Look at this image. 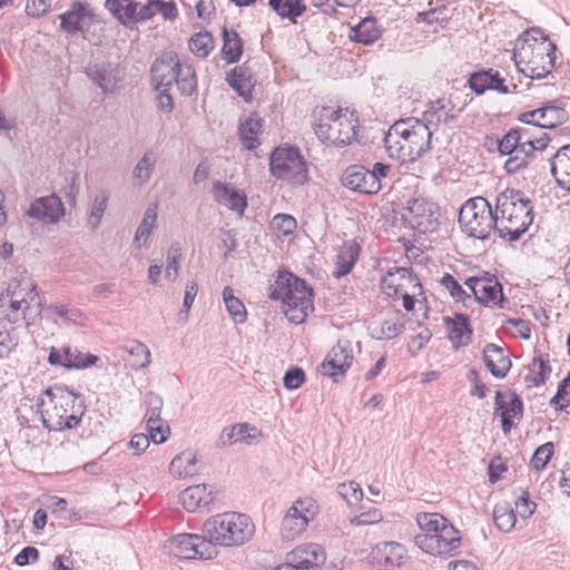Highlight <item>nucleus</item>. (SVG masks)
<instances>
[{"label":"nucleus","instance_id":"dca6fc26","mask_svg":"<svg viewBox=\"0 0 570 570\" xmlns=\"http://www.w3.org/2000/svg\"><path fill=\"white\" fill-rule=\"evenodd\" d=\"M287 560L295 570H322L326 561V552L317 543H304L289 551Z\"/></svg>","mask_w":570,"mask_h":570},{"label":"nucleus","instance_id":"bf43d9fd","mask_svg":"<svg viewBox=\"0 0 570 570\" xmlns=\"http://www.w3.org/2000/svg\"><path fill=\"white\" fill-rule=\"evenodd\" d=\"M493 83L492 69L474 72L469 79L470 88L478 95L490 89Z\"/></svg>","mask_w":570,"mask_h":570},{"label":"nucleus","instance_id":"9b49d317","mask_svg":"<svg viewBox=\"0 0 570 570\" xmlns=\"http://www.w3.org/2000/svg\"><path fill=\"white\" fill-rule=\"evenodd\" d=\"M316 514L317 504L314 499L306 497L295 500L283 517L279 530L282 539L293 541L298 538Z\"/></svg>","mask_w":570,"mask_h":570},{"label":"nucleus","instance_id":"393cba45","mask_svg":"<svg viewBox=\"0 0 570 570\" xmlns=\"http://www.w3.org/2000/svg\"><path fill=\"white\" fill-rule=\"evenodd\" d=\"M372 558L376 566L385 570L400 568L406 559V549L399 542L387 541L375 546Z\"/></svg>","mask_w":570,"mask_h":570},{"label":"nucleus","instance_id":"412c9836","mask_svg":"<svg viewBox=\"0 0 570 570\" xmlns=\"http://www.w3.org/2000/svg\"><path fill=\"white\" fill-rule=\"evenodd\" d=\"M98 357L94 354H82L77 347L65 346L62 348L52 347L48 362L51 365H59L66 368H86L94 365Z\"/></svg>","mask_w":570,"mask_h":570},{"label":"nucleus","instance_id":"cd10ccee","mask_svg":"<svg viewBox=\"0 0 570 570\" xmlns=\"http://www.w3.org/2000/svg\"><path fill=\"white\" fill-rule=\"evenodd\" d=\"M381 286L383 293L393 298H399V295L406 292L410 286L421 287L410 269L404 267L390 269L382 278Z\"/></svg>","mask_w":570,"mask_h":570},{"label":"nucleus","instance_id":"2f4dec72","mask_svg":"<svg viewBox=\"0 0 570 570\" xmlns=\"http://www.w3.org/2000/svg\"><path fill=\"white\" fill-rule=\"evenodd\" d=\"M213 196L219 205L237 212L240 215L247 206L245 194L236 190L229 184L216 181L213 186Z\"/></svg>","mask_w":570,"mask_h":570},{"label":"nucleus","instance_id":"f3484780","mask_svg":"<svg viewBox=\"0 0 570 570\" xmlns=\"http://www.w3.org/2000/svg\"><path fill=\"white\" fill-rule=\"evenodd\" d=\"M9 296V307L14 316L12 321L17 322L21 315L26 318V312L29 309V302L38 296L37 285L29 278L22 277L14 285H10L7 289Z\"/></svg>","mask_w":570,"mask_h":570},{"label":"nucleus","instance_id":"4be33fe9","mask_svg":"<svg viewBox=\"0 0 570 570\" xmlns=\"http://www.w3.org/2000/svg\"><path fill=\"white\" fill-rule=\"evenodd\" d=\"M458 118V110L450 100L438 99L432 101L423 114V122L429 131H435L448 126Z\"/></svg>","mask_w":570,"mask_h":570},{"label":"nucleus","instance_id":"774afa93","mask_svg":"<svg viewBox=\"0 0 570 570\" xmlns=\"http://www.w3.org/2000/svg\"><path fill=\"white\" fill-rule=\"evenodd\" d=\"M383 520V513L381 510L373 508L367 511L361 512L351 519V524L353 525H372L381 522Z\"/></svg>","mask_w":570,"mask_h":570},{"label":"nucleus","instance_id":"13d9d810","mask_svg":"<svg viewBox=\"0 0 570 570\" xmlns=\"http://www.w3.org/2000/svg\"><path fill=\"white\" fill-rule=\"evenodd\" d=\"M107 205L108 195L105 191H100L95 196L88 217V225L91 229H96L100 225Z\"/></svg>","mask_w":570,"mask_h":570},{"label":"nucleus","instance_id":"864d4df0","mask_svg":"<svg viewBox=\"0 0 570 570\" xmlns=\"http://www.w3.org/2000/svg\"><path fill=\"white\" fill-rule=\"evenodd\" d=\"M146 405V417H147V426H151L153 424H158L161 420L160 413L163 410V399L160 395L154 392H148L144 399Z\"/></svg>","mask_w":570,"mask_h":570},{"label":"nucleus","instance_id":"7ed1b4c3","mask_svg":"<svg viewBox=\"0 0 570 570\" xmlns=\"http://www.w3.org/2000/svg\"><path fill=\"white\" fill-rule=\"evenodd\" d=\"M495 218L499 237L518 240L533 222L531 200L522 191L508 188L497 197Z\"/></svg>","mask_w":570,"mask_h":570},{"label":"nucleus","instance_id":"338daca9","mask_svg":"<svg viewBox=\"0 0 570 570\" xmlns=\"http://www.w3.org/2000/svg\"><path fill=\"white\" fill-rule=\"evenodd\" d=\"M296 226V219L287 214H277L272 220V227L284 236L291 235Z\"/></svg>","mask_w":570,"mask_h":570},{"label":"nucleus","instance_id":"e433bc0d","mask_svg":"<svg viewBox=\"0 0 570 570\" xmlns=\"http://www.w3.org/2000/svg\"><path fill=\"white\" fill-rule=\"evenodd\" d=\"M361 247L355 242L345 243L338 250L336 256L335 269L333 271V276L336 278H341L347 275L352 268L354 267Z\"/></svg>","mask_w":570,"mask_h":570},{"label":"nucleus","instance_id":"3c124183","mask_svg":"<svg viewBox=\"0 0 570 570\" xmlns=\"http://www.w3.org/2000/svg\"><path fill=\"white\" fill-rule=\"evenodd\" d=\"M47 311L52 316L59 317L61 320V322H59L57 318H53V322L60 325L77 324L82 316L81 312L78 308L69 307L63 304L50 305L47 308Z\"/></svg>","mask_w":570,"mask_h":570},{"label":"nucleus","instance_id":"a211bd4d","mask_svg":"<svg viewBox=\"0 0 570 570\" xmlns=\"http://www.w3.org/2000/svg\"><path fill=\"white\" fill-rule=\"evenodd\" d=\"M106 8L124 26L150 19L148 2L140 4L132 0H106Z\"/></svg>","mask_w":570,"mask_h":570},{"label":"nucleus","instance_id":"ea45409f","mask_svg":"<svg viewBox=\"0 0 570 570\" xmlns=\"http://www.w3.org/2000/svg\"><path fill=\"white\" fill-rule=\"evenodd\" d=\"M222 57L228 63L237 62L243 53V42L235 30L223 29Z\"/></svg>","mask_w":570,"mask_h":570},{"label":"nucleus","instance_id":"bb28decb","mask_svg":"<svg viewBox=\"0 0 570 570\" xmlns=\"http://www.w3.org/2000/svg\"><path fill=\"white\" fill-rule=\"evenodd\" d=\"M178 57L174 52L164 53L151 66V81L156 90L169 89L175 80L178 67Z\"/></svg>","mask_w":570,"mask_h":570},{"label":"nucleus","instance_id":"69168bd1","mask_svg":"<svg viewBox=\"0 0 570 570\" xmlns=\"http://www.w3.org/2000/svg\"><path fill=\"white\" fill-rule=\"evenodd\" d=\"M148 7H150V18H153L156 13H160L167 20H174L177 17V9L173 2L148 0Z\"/></svg>","mask_w":570,"mask_h":570},{"label":"nucleus","instance_id":"473e14b6","mask_svg":"<svg viewBox=\"0 0 570 570\" xmlns=\"http://www.w3.org/2000/svg\"><path fill=\"white\" fill-rule=\"evenodd\" d=\"M180 502L188 512H204L213 503V497L205 484H197L186 488L180 493Z\"/></svg>","mask_w":570,"mask_h":570},{"label":"nucleus","instance_id":"0e129e2a","mask_svg":"<svg viewBox=\"0 0 570 570\" xmlns=\"http://www.w3.org/2000/svg\"><path fill=\"white\" fill-rule=\"evenodd\" d=\"M550 404L556 409L563 410L570 404V373L561 381L556 395L551 399Z\"/></svg>","mask_w":570,"mask_h":570},{"label":"nucleus","instance_id":"a19ab883","mask_svg":"<svg viewBox=\"0 0 570 570\" xmlns=\"http://www.w3.org/2000/svg\"><path fill=\"white\" fill-rule=\"evenodd\" d=\"M197 456L191 451L181 452L176 455L169 465L170 472L177 478H187L196 473Z\"/></svg>","mask_w":570,"mask_h":570},{"label":"nucleus","instance_id":"6ab92c4d","mask_svg":"<svg viewBox=\"0 0 570 570\" xmlns=\"http://www.w3.org/2000/svg\"><path fill=\"white\" fill-rule=\"evenodd\" d=\"M353 352L350 342H338L332 347L324 362L321 364V371L324 375L331 376L336 381L337 375H343L353 362Z\"/></svg>","mask_w":570,"mask_h":570},{"label":"nucleus","instance_id":"c85d7f7f","mask_svg":"<svg viewBox=\"0 0 570 570\" xmlns=\"http://www.w3.org/2000/svg\"><path fill=\"white\" fill-rule=\"evenodd\" d=\"M374 181V175H370V169L361 165L347 167L342 176L343 186L363 194L373 195L379 193Z\"/></svg>","mask_w":570,"mask_h":570},{"label":"nucleus","instance_id":"6e6552de","mask_svg":"<svg viewBox=\"0 0 570 570\" xmlns=\"http://www.w3.org/2000/svg\"><path fill=\"white\" fill-rule=\"evenodd\" d=\"M313 118L315 135L323 144L343 147L356 136V120L348 109L317 107L313 111Z\"/></svg>","mask_w":570,"mask_h":570},{"label":"nucleus","instance_id":"49530a36","mask_svg":"<svg viewBox=\"0 0 570 570\" xmlns=\"http://www.w3.org/2000/svg\"><path fill=\"white\" fill-rule=\"evenodd\" d=\"M493 521L497 528L502 532H510L513 530L517 515L509 502H499L493 509Z\"/></svg>","mask_w":570,"mask_h":570},{"label":"nucleus","instance_id":"680f3d73","mask_svg":"<svg viewBox=\"0 0 570 570\" xmlns=\"http://www.w3.org/2000/svg\"><path fill=\"white\" fill-rule=\"evenodd\" d=\"M441 284L449 291L450 295L455 302L464 303L468 298H470V294L451 274H445L441 279Z\"/></svg>","mask_w":570,"mask_h":570},{"label":"nucleus","instance_id":"de8ad7c7","mask_svg":"<svg viewBox=\"0 0 570 570\" xmlns=\"http://www.w3.org/2000/svg\"><path fill=\"white\" fill-rule=\"evenodd\" d=\"M223 299L227 312L236 323H244L246 321V308L243 302L234 295L230 286H225L223 289Z\"/></svg>","mask_w":570,"mask_h":570},{"label":"nucleus","instance_id":"20e7f679","mask_svg":"<svg viewBox=\"0 0 570 570\" xmlns=\"http://www.w3.org/2000/svg\"><path fill=\"white\" fill-rule=\"evenodd\" d=\"M37 406L42 424L52 431L77 426L82 415L78 396L58 386L47 389L39 396Z\"/></svg>","mask_w":570,"mask_h":570},{"label":"nucleus","instance_id":"37998d69","mask_svg":"<svg viewBox=\"0 0 570 570\" xmlns=\"http://www.w3.org/2000/svg\"><path fill=\"white\" fill-rule=\"evenodd\" d=\"M551 373V367L541 355L533 357L532 362L528 366V374L524 376V381L528 386H540L544 384Z\"/></svg>","mask_w":570,"mask_h":570},{"label":"nucleus","instance_id":"aec40b11","mask_svg":"<svg viewBox=\"0 0 570 570\" xmlns=\"http://www.w3.org/2000/svg\"><path fill=\"white\" fill-rule=\"evenodd\" d=\"M27 215L43 224H56L65 215V207L56 195L39 197L31 203Z\"/></svg>","mask_w":570,"mask_h":570},{"label":"nucleus","instance_id":"f704fd0d","mask_svg":"<svg viewBox=\"0 0 570 570\" xmlns=\"http://www.w3.org/2000/svg\"><path fill=\"white\" fill-rule=\"evenodd\" d=\"M549 161L551 174L558 185L570 191V145L558 149Z\"/></svg>","mask_w":570,"mask_h":570},{"label":"nucleus","instance_id":"1a4fd4ad","mask_svg":"<svg viewBox=\"0 0 570 570\" xmlns=\"http://www.w3.org/2000/svg\"><path fill=\"white\" fill-rule=\"evenodd\" d=\"M459 223L464 233L479 239H487L492 232L497 233L495 214L484 197L466 200L460 209Z\"/></svg>","mask_w":570,"mask_h":570},{"label":"nucleus","instance_id":"58836bf2","mask_svg":"<svg viewBox=\"0 0 570 570\" xmlns=\"http://www.w3.org/2000/svg\"><path fill=\"white\" fill-rule=\"evenodd\" d=\"M157 163V155L147 150L144 153L141 158L137 161L132 169V184L136 187H141L146 185L154 171L155 165Z\"/></svg>","mask_w":570,"mask_h":570},{"label":"nucleus","instance_id":"5701e85b","mask_svg":"<svg viewBox=\"0 0 570 570\" xmlns=\"http://www.w3.org/2000/svg\"><path fill=\"white\" fill-rule=\"evenodd\" d=\"M86 73L105 94L114 92L122 79L121 70L111 62L94 63L87 68Z\"/></svg>","mask_w":570,"mask_h":570},{"label":"nucleus","instance_id":"e2e57ef3","mask_svg":"<svg viewBox=\"0 0 570 570\" xmlns=\"http://www.w3.org/2000/svg\"><path fill=\"white\" fill-rule=\"evenodd\" d=\"M553 450L554 445L552 442H547L540 445L532 455L531 465L537 471L542 470L553 455Z\"/></svg>","mask_w":570,"mask_h":570},{"label":"nucleus","instance_id":"4468645a","mask_svg":"<svg viewBox=\"0 0 570 570\" xmlns=\"http://www.w3.org/2000/svg\"><path fill=\"white\" fill-rule=\"evenodd\" d=\"M464 284L480 304L491 307H502L504 295L502 286L494 275L484 273L481 276H472L469 277Z\"/></svg>","mask_w":570,"mask_h":570},{"label":"nucleus","instance_id":"6e6d98bb","mask_svg":"<svg viewBox=\"0 0 570 570\" xmlns=\"http://www.w3.org/2000/svg\"><path fill=\"white\" fill-rule=\"evenodd\" d=\"M495 405L497 410H501V414L510 416V417H517L520 419L522 416L523 405L520 397L512 393L510 395V401L508 404H505L502 401V393L500 391L495 394Z\"/></svg>","mask_w":570,"mask_h":570},{"label":"nucleus","instance_id":"2eb2a0df","mask_svg":"<svg viewBox=\"0 0 570 570\" xmlns=\"http://www.w3.org/2000/svg\"><path fill=\"white\" fill-rule=\"evenodd\" d=\"M568 118L569 115L559 100L549 101L541 108L522 112L519 116L520 121L539 128H554L566 122Z\"/></svg>","mask_w":570,"mask_h":570},{"label":"nucleus","instance_id":"f257e3e1","mask_svg":"<svg viewBox=\"0 0 570 570\" xmlns=\"http://www.w3.org/2000/svg\"><path fill=\"white\" fill-rule=\"evenodd\" d=\"M556 49V45L541 29L532 28L518 37L513 59L524 76L542 79L554 68Z\"/></svg>","mask_w":570,"mask_h":570},{"label":"nucleus","instance_id":"f8f14e48","mask_svg":"<svg viewBox=\"0 0 570 570\" xmlns=\"http://www.w3.org/2000/svg\"><path fill=\"white\" fill-rule=\"evenodd\" d=\"M169 551L183 559H212L217 556V549L204 535L180 533L169 541Z\"/></svg>","mask_w":570,"mask_h":570},{"label":"nucleus","instance_id":"b1692460","mask_svg":"<svg viewBox=\"0 0 570 570\" xmlns=\"http://www.w3.org/2000/svg\"><path fill=\"white\" fill-rule=\"evenodd\" d=\"M61 28L68 33L86 32L92 24L94 14L87 4L73 2L68 11L59 16Z\"/></svg>","mask_w":570,"mask_h":570},{"label":"nucleus","instance_id":"4c0bfd02","mask_svg":"<svg viewBox=\"0 0 570 570\" xmlns=\"http://www.w3.org/2000/svg\"><path fill=\"white\" fill-rule=\"evenodd\" d=\"M381 32L382 31L376 19L373 17H366L356 26L351 28L348 37L356 42L372 45L381 37Z\"/></svg>","mask_w":570,"mask_h":570},{"label":"nucleus","instance_id":"0eeeda50","mask_svg":"<svg viewBox=\"0 0 570 570\" xmlns=\"http://www.w3.org/2000/svg\"><path fill=\"white\" fill-rule=\"evenodd\" d=\"M203 532L215 548L216 546L236 547L252 539L255 525L247 514L225 512L206 520Z\"/></svg>","mask_w":570,"mask_h":570},{"label":"nucleus","instance_id":"5fc2aeb1","mask_svg":"<svg viewBox=\"0 0 570 570\" xmlns=\"http://www.w3.org/2000/svg\"><path fill=\"white\" fill-rule=\"evenodd\" d=\"M190 51L199 57H207L214 49V39L209 32H198L194 35L189 40Z\"/></svg>","mask_w":570,"mask_h":570},{"label":"nucleus","instance_id":"052dcab7","mask_svg":"<svg viewBox=\"0 0 570 570\" xmlns=\"http://www.w3.org/2000/svg\"><path fill=\"white\" fill-rule=\"evenodd\" d=\"M337 493L347 502L356 503L363 499V491L360 483L350 481L337 485Z\"/></svg>","mask_w":570,"mask_h":570},{"label":"nucleus","instance_id":"9d476101","mask_svg":"<svg viewBox=\"0 0 570 570\" xmlns=\"http://www.w3.org/2000/svg\"><path fill=\"white\" fill-rule=\"evenodd\" d=\"M272 175L294 186L304 185L308 180L307 165L295 147H277L271 155Z\"/></svg>","mask_w":570,"mask_h":570},{"label":"nucleus","instance_id":"603ef678","mask_svg":"<svg viewBox=\"0 0 570 570\" xmlns=\"http://www.w3.org/2000/svg\"><path fill=\"white\" fill-rule=\"evenodd\" d=\"M181 259V247L179 243H173L166 255L165 277L169 282H175L179 275V264Z\"/></svg>","mask_w":570,"mask_h":570},{"label":"nucleus","instance_id":"ddd939ff","mask_svg":"<svg viewBox=\"0 0 570 570\" xmlns=\"http://www.w3.org/2000/svg\"><path fill=\"white\" fill-rule=\"evenodd\" d=\"M404 210L405 220L419 233H432L439 226L438 206L425 198L409 200Z\"/></svg>","mask_w":570,"mask_h":570},{"label":"nucleus","instance_id":"f03ea898","mask_svg":"<svg viewBox=\"0 0 570 570\" xmlns=\"http://www.w3.org/2000/svg\"><path fill=\"white\" fill-rule=\"evenodd\" d=\"M432 131L419 119H403L394 122L384 142L391 158L401 163L415 161L431 147Z\"/></svg>","mask_w":570,"mask_h":570},{"label":"nucleus","instance_id":"72a5a7b5","mask_svg":"<svg viewBox=\"0 0 570 570\" xmlns=\"http://www.w3.org/2000/svg\"><path fill=\"white\" fill-rule=\"evenodd\" d=\"M483 361L490 373L498 379L505 377L512 365L503 348L493 343L484 346Z\"/></svg>","mask_w":570,"mask_h":570},{"label":"nucleus","instance_id":"c9c22d12","mask_svg":"<svg viewBox=\"0 0 570 570\" xmlns=\"http://www.w3.org/2000/svg\"><path fill=\"white\" fill-rule=\"evenodd\" d=\"M445 323L448 325L449 340L454 348H460L470 343L472 330L465 315L456 314L454 318L446 317Z\"/></svg>","mask_w":570,"mask_h":570},{"label":"nucleus","instance_id":"09e8293b","mask_svg":"<svg viewBox=\"0 0 570 570\" xmlns=\"http://www.w3.org/2000/svg\"><path fill=\"white\" fill-rule=\"evenodd\" d=\"M157 219V210L156 207L149 206L146 208L144 218L140 222V224L137 227L136 234H135V244L138 248H140L142 245L140 242L142 240L144 245L147 243Z\"/></svg>","mask_w":570,"mask_h":570},{"label":"nucleus","instance_id":"a18cd8bd","mask_svg":"<svg viewBox=\"0 0 570 570\" xmlns=\"http://www.w3.org/2000/svg\"><path fill=\"white\" fill-rule=\"evenodd\" d=\"M271 8L282 18L289 19L295 22L296 18L301 17L306 7L302 0H269Z\"/></svg>","mask_w":570,"mask_h":570},{"label":"nucleus","instance_id":"c03bdc74","mask_svg":"<svg viewBox=\"0 0 570 570\" xmlns=\"http://www.w3.org/2000/svg\"><path fill=\"white\" fill-rule=\"evenodd\" d=\"M256 432V428L250 426L247 423H237L230 428L224 429L220 434V443L222 445H232L236 442H246L250 443V439L254 438V434L249 432Z\"/></svg>","mask_w":570,"mask_h":570},{"label":"nucleus","instance_id":"c756f323","mask_svg":"<svg viewBox=\"0 0 570 570\" xmlns=\"http://www.w3.org/2000/svg\"><path fill=\"white\" fill-rule=\"evenodd\" d=\"M226 81L245 101L252 100L256 78L247 63L237 66L227 72Z\"/></svg>","mask_w":570,"mask_h":570},{"label":"nucleus","instance_id":"79ce46f5","mask_svg":"<svg viewBox=\"0 0 570 570\" xmlns=\"http://www.w3.org/2000/svg\"><path fill=\"white\" fill-rule=\"evenodd\" d=\"M174 83L178 90L186 96H190L197 87L196 75L194 68L187 63L178 60Z\"/></svg>","mask_w":570,"mask_h":570},{"label":"nucleus","instance_id":"a878e982","mask_svg":"<svg viewBox=\"0 0 570 570\" xmlns=\"http://www.w3.org/2000/svg\"><path fill=\"white\" fill-rule=\"evenodd\" d=\"M520 134L518 129H510L498 144L499 151L502 155H509L510 158L504 164L508 173H515L527 166L525 156L520 151Z\"/></svg>","mask_w":570,"mask_h":570},{"label":"nucleus","instance_id":"39448f33","mask_svg":"<svg viewBox=\"0 0 570 570\" xmlns=\"http://www.w3.org/2000/svg\"><path fill=\"white\" fill-rule=\"evenodd\" d=\"M268 297L282 301L284 314L295 324H302L314 308L312 288L289 272L278 273L268 288Z\"/></svg>","mask_w":570,"mask_h":570},{"label":"nucleus","instance_id":"7c9ffc66","mask_svg":"<svg viewBox=\"0 0 570 570\" xmlns=\"http://www.w3.org/2000/svg\"><path fill=\"white\" fill-rule=\"evenodd\" d=\"M263 118L257 112L240 116L238 136L246 149L254 150L261 145L259 136L263 132Z\"/></svg>","mask_w":570,"mask_h":570},{"label":"nucleus","instance_id":"4d7b16f0","mask_svg":"<svg viewBox=\"0 0 570 570\" xmlns=\"http://www.w3.org/2000/svg\"><path fill=\"white\" fill-rule=\"evenodd\" d=\"M404 330V324L397 321L386 320L382 322L380 326L374 327L371 335L375 340H392L403 333Z\"/></svg>","mask_w":570,"mask_h":570},{"label":"nucleus","instance_id":"8fccbe9b","mask_svg":"<svg viewBox=\"0 0 570 570\" xmlns=\"http://www.w3.org/2000/svg\"><path fill=\"white\" fill-rule=\"evenodd\" d=\"M520 134V151L525 156V163L528 164V159L533 157L537 151L543 150L548 145V138L541 137L537 139H532L531 135L527 129H518Z\"/></svg>","mask_w":570,"mask_h":570},{"label":"nucleus","instance_id":"423d86ee","mask_svg":"<svg viewBox=\"0 0 570 570\" xmlns=\"http://www.w3.org/2000/svg\"><path fill=\"white\" fill-rule=\"evenodd\" d=\"M416 522L421 533L414 538L415 544L432 556H451L461 546L459 531L439 513H419Z\"/></svg>","mask_w":570,"mask_h":570}]
</instances>
